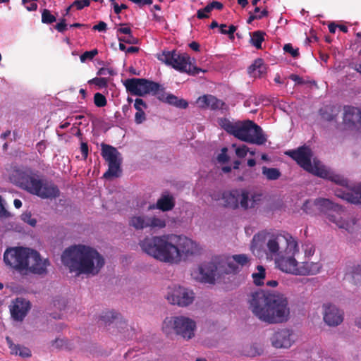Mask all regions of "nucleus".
<instances>
[{
    "label": "nucleus",
    "instance_id": "nucleus-49",
    "mask_svg": "<svg viewBox=\"0 0 361 361\" xmlns=\"http://www.w3.org/2000/svg\"><path fill=\"white\" fill-rule=\"evenodd\" d=\"M248 151V147L246 145H243L235 148V154L239 158H243L247 155Z\"/></svg>",
    "mask_w": 361,
    "mask_h": 361
},
{
    "label": "nucleus",
    "instance_id": "nucleus-26",
    "mask_svg": "<svg viewBox=\"0 0 361 361\" xmlns=\"http://www.w3.org/2000/svg\"><path fill=\"white\" fill-rule=\"evenodd\" d=\"M360 111L353 106H345L343 114V123L348 128L355 126L357 121H359Z\"/></svg>",
    "mask_w": 361,
    "mask_h": 361
},
{
    "label": "nucleus",
    "instance_id": "nucleus-59",
    "mask_svg": "<svg viewBox=\"0 0 361 361\" xmlns=\"http://www.w3.org/2000/svg\"><path fill=\"white\" fill-rule=\"evenodd\" d=\"M236 30L237 27L233 25H231L228 27V30H227V35H228L231 39H234V32L236 31Z\"/></svg>",
    "mask_w": 361,
    "mask_h": 361
},
{
    "label": "nucleus",
    "instance_id": "nucleus-29",
    "mask_svg": "<svg viewBox=\"0 0 361 361\" xmlns=\"http://www.w3.org/2000/svg\"><path fill=\"white\" fill-rule=\"evenodd\" d=\"M6 341L12 354L19 355L23 357L31 356V351L28 348L14 344L9 337H6Z\"/></svg>",
    "mask_w": 361,
    "mask_h": 361
},
{
    "label": "nucleus",
    "instance_id": "nucleus-16",
    "mask_svg": "<svg viewBox=\"0 0 361 361\" xmlns=\"http://www.w3.org/2000/svg\"><path fill=\"white\" fill-rule=\"evenodd\" d=\"M129 224L136 230L144 228H163L166 226V221L156 216L140 215L130 218Z\"/></svg>",
    "mask_w": 361,
    "mask_h": 361
},
{
    "label": "nucleus",
    "instance_id": "nucleus-27",
    "mask_svg": "<svg viewBox=\"0 0 361 361\" xmlns=\"http://www.w3.org/2000/svg\"><path fill=\"white\" fill-rule=\"evenodd\" d=\"M134 108L137 111L135 114V122L136 124H141L146 120L145 110L147 109V105L142 99L137 98L135 100Z\"/></svg>",
    "mask_w": 361,
    "mask_h": 361
},
{
    "label": "nucleus",
    "instance_id": "nucleus-44",
    "mask_svg": "<svg viewBox=\"0 0 361 361\" xmlns=\"http://www.w3.org/2000/svg\"><path fill=\"white\" fill-rule=\"evenodd\" d=\"M90 84H94L100 88L107 87L108 80L105 78H94L88 82Z\"/></svg>",
    "mask_w": 361,
    "mask_h": 361
},
{
    "label": "nucleus",
    "instance_id": "nucleus-18",
    "mask_svg": "<svg viewBox=\"0 0 361 361\" xmlns=\"http://www.w3.org/2000/svg\"><path fill=\"white\" fill-rule=\"evenodd\" d=\"M195 298L194 293L186 288L179 286L168 295L167 299L173 305L186 307L192 303Z\"/></svg>",
    "mask_w": 361,
    "mask_h": 361
},
{
    "label": "nucleus",
    "instance_id": "nucleus-43",
    "mask_svg": "<svg viewBox=\"0 0 361 361\" xmlns=\"http://www.w3.org/2000/svg\"><path fill=\"white\" fill-rule=\"evenodd\" d=\"M119 42H123L128 44H138V39L135 37L132 34L127 35L125 37H118Z\"/></svg>",
    "mask_w": 361,
    "mask_h": 361
},
{
    "label": "nucleus",
    "instance_id": "nucleus-30",
    "mask_svg": "<svg viewBox=\"0 0 361 361\" xmlns=\"http://www.w3.org/2000/svg\"><path fill=\"white\" fill-rule=\"evenodd\" d=\"M174 206V200L169 195L161 196L157 202V208L163 212L171 210Z\"/></svg>",
    "mask_w": 361,
    "mask_h": 361
},
{
    "label": "nucleus",
    "instance_id": "nucleus-8",
    "mask_svg": "<svg viewBox=\"0 0 361 361\" xmlns=\"http://www.w3.org/2000/svg\"><path fill=\"white\" fill-rule=\"evenodd\" d=\"M18 183L23 189L43 199H53L60 195L59 188L52 182L39 180L25 173H18Z\"/></svg>",
    "mask_w": 361,
    "mask_h": 361
},
{
    "label": "nucleus",
    "instance_id": "nucleus-40",
    "mask_svg": "<svg viewBox=\"0 0 361 361\" xmlns=\"http://www.w3.org/2000/svg\"><path fill=\"white\" fill-rule=\"evenodd\" d=\"M98 54V51L97 49H94L91 51H85L82 54L80 55V59L81 62L84 63L87 60H92L93 58Z\"/></svg>",
    "mask_w": 361,
    "mask_h": 361
},
{
    "label": "nucleus",
    "instance_id": "nucleus-57",
    "mask_svg": "<svg viewBox=\"0 0 361 361\" xmlns=\"http://www.w3.org/2000/svg\"><path fill=\"white\" fill-rule=\"evenodd\" d=\"M80 151L82 157L85 159L88 155V145L86 142H82L80 145Z\"/></svg>",
    "mask_w": 361,
    "mask_h": 361
},
{
    "label": "nucleus",
    "instance_id": "nucleus-15",
    "mask_svg": "<svg viewBox=\"0 0 361 361\" xmlns=\"http://www.w3.org/2000/svg\"><path fill=\"white\" fill-rule=\"evenodd\" d=\"M224 206L231 209H237L239 205L243 209L249 207V192L245 190H233L225 191L222 194Z\"/></svg>",
    "mask_w": 361,
    "mask_h": 361
},
{
    "label": "nucleus",
    "instance_id": "nucleus-22",
    "mask_svg": "<svg viewBox=\"0 0 361 361\" xmlns=\"http://www.w3.org/2000/svg\"><path fill=\"white\" fill-rule=\"evenodd\" d=\"M196 103L200 108L204 109L220 110L226 108L225 102L212 94H204L199 97Z\"/></svg>",
    "mask_w": 361,
    "mask_h": 361
},
{
    "label": "nucleus",
    "instance_id": "nucleus-1",
    "mask_svg": "<svg viewBox=\"0 0 361 361\" xmlns=\"http://www.w3.org/2000/svg\"><path fill=\"white\" fill-rule=\"evenodd\" d=\"M140 246L148 255L171 264L178 263L182 255L192 256L200 254L201 250L196 242L173 234L147 237L140 242Z\"/></svg>",
    "mask_w": 361,
    "mask_h": 361
},
{
    "label": "nucleus",
    "instance_id": "nucleus-61",
    "mask_svg": "<svg viewBox=\"0 0 361 361\" xmlns=\"http://www.w3.org/2000/svg\"><path fill=\"white\" fill-rule=\"evenodd\" d=\"M117 33H123L127 35L132 34V30L130 27H120L117 30Z\"/></svg>",
    "mask_w": 361,
    "mask_h": 361
},
{
    "label": "nucleus",
    "instance_id": "nucleus-63",
    "mask_svg": "<svg viewBox=\"0 0 361 361\" xmlns=\"http://www.w3.org/2000/svg\"><path fill=\"white\" fill-rule=\"evenodd\" d=\"M189 47L190 49H192V50H194L195 51H200V44H199V43H197L196 42H192L191 43H190Z\"/></svg>",
    "mask_w": 361,
    "mask_h": 361
},
{
    "label": "nucleus",
    "instance_id": "nucleus-10",
    "mask_svg": "<svg viewBox=\"0 0 361 361\" xmlns=\"http://www.w3.org/2000/svg\"><path fill=\"white\" fill-rule=\"evenodd\" d=\"M171 329L183 339L190 340L195 336L196 322L184 316L166 318L164 321L163 330L169 334Z\"/></svg>",
    "mask_w": 361,
    "mask_h": 361
},
{
    "label": "nucleus",
    "instance_id": "nucleus-17",
    "mask_svg": "<svg viewBox=\"0 0 361 361\" xmlns=\"http://www.w3.org/2000/svg\"><path fill=\"white\" fill-rule=\"evenodd\" d=\"M266 238L268 254L271 256H279L287 245V236L281 233H267Z\"/></svg>",
    "mask_w": 361,
    "mask_h": 361
},
{
    "label": "nucleus",
    "instance_id": "nucleus-39",
    "mask_svg": "<svg viewBox=\"0 0 361 361\" xmlns=\"http://www.w3.org/2000/svg\"><path fill=\"white\" fill-rule=\"evenodd\" d=\"M94 103L97 107H104L106 105L107 101L104 95L97 92L94 95Z\"/></svg>",
    "mask_w": 361,
    "mask_h": 361
},
{
    "label": "nucleus",
    "instance_id": "nucleus-36",
    "mask_svg": "<svg viewBox=\"0 0 361 361\" xmlns=\"http://www.w3.org/2000/svg\"><path fill=\"white\" fill-rule=\"evenodd\" d=\"M257 269L258 271L257 273H253L252 274V277L255 285L261 286L263 284V280L265 278V269L264 268L263 266L258 265L257 267Z\"/></svg>",
    "mask_w": 361,
    "mask_h": 361
},
{
    "label": "nucleus",
    "instance_id": "nucleus-45",
    "mask_svg": "<svg viewBox=\"0 0 361 361\" xmlns=\"http://www.w3.org/2000/svg\"><path fill=\"white\" fill-rule=\"evenodd\" d=\"M283 50L286 53H289L293 58H298L300 55L299 49H294L291 44H286L283 47Z\"/></svg>",
    "mask_w": 361,
    "mask_h": 361
},
{
    "label": "nucleus",
    "instance_id": "nucleus-4",
    "mask_svg": "<svg viewBox=\"0 0 361 361\" xmlns=\"http://www.w3.org/2000/svg\"><path fill=\"white\" fill-rule=\"evenodd\" d=\"M5 264L21 274L32 273L42 275L47 272L48 259H42L39 253L23 247H8L4 254Z\"/></svg>",
    "mask_w": 361,
    "mask_h": 361
},
{
    "label": "nucleus",
    "instance_id": "nucleus-42",
    "mask_svg": "<svg viewBox=\"0 0 361 361\" xmlns=\"http://www.w3.org/2000/svg\"><path fill=\"white\" fill-rule=\"evenodd\" d=\"M21 220L25 223L28 224L31 226H35L37 224V221L35 219L32 218L31 212H25L23 213L20 216Z\"/></svg>",
    "mask_w": 361,
    "mask_h": 361
},
{
    "label": "nucleus",
    "instance_id": "nucleus-14",
    "mask_svg": "<svg viewBox=\"0 0 361 361\" xmlns=\"http://www.w3.org/2000/svg\"><path fill=\"white\" fill-rule=\"evenodd\" d=\"M338 176L343 180V183L331 180L341 187L334 190L335 195L348 202L361 204V185L359 184L354 187H349L348 180L343 176Z\"/></svg>",
    "mask_w": 361,
    "mask_h": 361
},
{
    "label": "nucleus",
    "instance_id": "nucleus-24",
    "mask_svg": "<svg viewBox=\"0 0 361 361\" xmlns=\"http://www.w3.org/2000/svg\"><path fill=\"white\" fill-rule=\"evenodd\" d=\"M30 309V302L23 299H16L11 309V316L15 320L22 321Z\"/></svg>",
    "mask_w": 361,
    "mask_h": 361
},
{
    "label": "nucleus",
    "instance_id": "nucleus-12",
    "mask_svg": "<svg viewBox=\"0 0 361 361\" xmlns=\"http://www.w3.org/2000/svg\"><path fill=\"white\" fill-rule=\"evenodd\" d=\"M102 157L108 162L109 169L104 173L103 177L105 178H111L114 177H119L122 173L121 165L122 158L121 153L114 147L109 145H102Z\"/></svg>",
    "mask_w": 361,
    "mask_h": 361
},
{
    "label": "nucleus",
    "instance_id": "nucleus-33",
    "mask_svg": "<svg viewBox=\"0 0 361 361\" xmlns=\"http://www.w3.org/2000/svg\"><path fill=\"white\" fill-rule=\"evenodd\" d=\"M99 318L104 324L110 325L114 323V321L120 319L121 314L114 310H109L102 312Z\"/></svg>",
    "mask_w": 361,
    "mask_h": 361
},
{
    "label": "nucleus",
    "instance_id": "nucleus-9",
    "mask_svg": "<svg viewBox=\"0 0 361 361\" xmlns=\"http://www.w3.org/2000/svg\"><path fill=\"white\" fill-rule=\"evenodd\" d=\"M158 59L181 73L195 75L200 72H204L202 69L194 66L191 63L190 57L185 53H180L176 50L163 51Z\"/></svg>",
    "mask_w": 361,
    "mask_h": 361
},
{
    "label": "nucleus",
    "instance_id": "nucleus-21",
    "mask_svg": "<svg viewBox=\"0 0 361 361\" xmlns=\"http://www.w3.org/2000/svg\"><path fill=\"white\" fill-rule=\"evenodd\" d=\"M276 267L283 272L299 275L300 268L294 255L281 256L276 260Z\"/></svg>",
    "mask_w": 361,
    "mask_h": 361
},
{
    "label": "nucleus",
    "instance_id": "nucleus-7",
    "mask_svg": "<svg viewBox=\"0 0 361 361\" xmlns=\"http://www.w3.org/2000/svg\"><path fill=\"white\" fill-rule=\"evenodd\" d=\"M288 154L294 159L297 164L305 171L328 180H333L343 183V180L331 171L327 169L318 161L314 160V164L311 163L312 152L311 149L307 146H302L295 150L290 151Z\"/></svg>",
    "mask_w": 361,
    "mask_h": 361
},
{
    "label": "nucleus",
    "instance_id": "nucleus-56",
    "mask_svg": "<svg viewBox=\"0 0 361 361\" xmlns=\"http://www.w3.org/2000/svg\"><path fill=\"white\" fill-rule=\"evenodd\" d=\"M211 11H212L205 10V7L202 9H199L197 12V17L199 19L207 18H209L208 13H210Z\"/></svg>",
    "mask_w": 361,
    "mask_h": 361
},
{
    "label": "nucleus",
    "instance_id": "nucleus-2",
    "mask_svg": "<svg viewBox=\"0 0 361 361\" xmlns=\"http://www.w3.org/2000/svg\"><path fill=\"white\" fill-rule=\"evenodd\" d=\"M249 308L260 321L279 324L288 319L290 310L287 298L281 294L259 290L250 294Z\"/></svg>",
    "mask_w": 361,
    "mask_h": 361
},
{
    "label": "nucleus",
    "instance_id": "nucleus-46",
    "mask_svg": "<svg viewBox=\"0 0 361 361\" xmlns=\"http://www.w3.org/2000/svg\"><path fill=\"white\" fill-rule=\"evenodd\" d=\"M316 207L314 204V201L306 200L302 204V209L306 213L309 214H312L314 213L313 207Z\"/></svg>",
    "mask_w": 361,
    "mask_h": 361
},
{
    "label": "nucleus",
    "instance_id": "nucleus-47",
    "mask_svg": "<svg viewBox=\"0 0 361 361\" xmlns=\"http://www.w3.org/2000/svg\"><path fill=\"white\" fill-rule=\"evenodd\" d=\"M228 149L223 147L221 153L217 157V160L219 163L226 164L229 161V157L227 154Z\"/></svg>",
    "mask_w": 361,
    "mask_h": 361
},
{
    "label": "nucleus",
    "instance_id": "nucleus-31",
    "mask_svg": "<svg viewBox=\"0 0 361 361\" xmlns=\"http://www.w3.org/2000/svg\"><path fill=\"white\" fill-rule=\"evenodd\" d=\"M266 71L264 61L262 59H257L248 68V73L254 77H260Z\"/></svg>",
    "mask_w": 361,
    "mask_h": 361
},
{
    "label": "nucleus",
    "instance_id": "nucleus-34",
    "mask_svg": "<svg viewBox=\"0 0 361 361\" xmlns=\"http://www.w3.org/2000/svg\"><path fill=\"white\" fill-rule=\"evenodd\" d=\"M250 35V44L257 49H262V43L264 41L265 32L257 30L252 32Z\"/></svg>",
    "mask_w": 361,
    "mask_h": 361
},
{
    "label": "nucleus",
    "instance_id": "nucleus-62",
    "mask_svg": "<svg viewBox=\"0 0 361 361\" xmlns=\"http://www.w3.org/2000/svg\"><path fill=\"white\" fill-rule=\"evenodd\" d=\"M268 15H269V11H268L267 7H265L260 11V13L259 15H257V20H260V19L263 18L264 17H267V16H268Z\"/></svg>",
    "mask_w": 361,
    "mask_h": 361
},
{
    "label": "nucleus",
    "instance_id": "nucleus-35",
    "mask_svg": "<svg viewBox=\"0 0 361 361\" xmlns=\"http://www.w3.org/2000/svg\"><path fill=\"white\" fill-rule=\"evenodd\" d=\"M262 173L266 176L267 180H275L280 178L281 173L280 171L276 168H269L263 166L262 169Z\"/></svg>",
    "mask_w": 361,
    "mask_h": 361
},
{
    "label": "nucleus",
    "instance_id": "nucleus-25",
    "mask_svg": "<svg viewBox=\"0 0 361 361\" xmlns=\"http://www.w3.org/2000/svg\"><path fill=\"white\" fill-rule=\"evenodd\" d=\"M346 279L355 286H361V264H353L347 267Z\"/></svg>",
    "mask_w": 361,
    "mask_h": 361
},
{
    "label": "nucleus",
    "instance_id": "nucleus-38",
    "mask_svg": "<svg viewBox=\"0 0 361 361\" xmlns=\"http://www.w3.org/2000/svg\"><path fill=\"white\" fill-rule=\"evenodd\" d=\"M56 20V17L52 15L49 10L44 9L42 12V22L45 24H51Z\"/></svg>",
    "mask_w": 361,
    "mask_h": 361
},
{
    "label": "nucleus",
    "instance_id": "nucleus-13",
    "mask_svg": "<svg viewBox=\"0 0 361 361\" xmlns=\"http://www.w3.org/2000/svg\"><path fill=\"white\" fill-rule=\"evenodd\" d=\"M314 204L321 212H328L327 219L330 222L341 228H345L348 224L341 217V213L343 212L342 207L326 198L316 199Z\"/></svg>",
    "mask_w": 361,
    "mask_h": 361
},
{
    "label": "nucleus",
    "instance_id": "nucleus-3",
    "mask_svg": "<svg viewBox=\"0 0 361 361\" xmlns=\"http://www.w3.org/2000/svg\"><path fill=\"white\" fill-rule=\"evenodd\" d=\"M61 261L70 272H75L77 275H97L105 263L97 250L84 245L66 248L61 255Z\"/></svg>",
    "mask_w": 361,
    "mask_h": 361
},
{
    "label": "nucleus",
    "instance_id": "nucleus-54",
    "mask_svg": "<svg viewBox=\"0 0 361 361\" xmlns=\"http://www.w3.org/2000/svg\"><path fill=\"white\" fill-rule=\"evenodd\" d=\"M107 29V25L104 21H99L98 24L93 26L92 30L99 32H105Z\"/></svg>",
    "mask_w": 361,
    "mask_h": 361
},
{
    "label": "nucleus",
    "instance_id": "nucleus-64",
    "mask_svg": "<svg viewBox=\"0 0 361 361\" xmlns=\"http://www.w3.org/2000/svg\"><path fill=\"white\" fill-rule=\"evenodd\" d=\"M249 17L247 20V23L250 24L252 23L255 20H257V15L252 14L251 12H249Z\"/></svg>",
    "mask_w": 361,
    "mask_h": 361
},
{
    "label": "nucleus",
    "instance_id": "nucleus-19",
    "mask_svg": "<svg viewBox=\"0 0 361 361\" xmlns=\"http://www.w3.org/2000/svg\"><path fill=\"white\" fill-rule=\"evenodd\" d=\"M324 321L330 326H336L343 320V312L331 304H324Z\"/></svg>",
    "mask_w": 361,
    "mask_h": 361
},
{
    "label": "nucleus",
    "instance_id": "nucleus-32",
    "mask_svg": "<svg viewBox=\"0 0 361 361\" xmlns=\"http://www.w3.org/2000/svg\"><path fill=\"white\" fill-rule=\"evenodd\" d=\"M322 266L319 263L305 262L303 266L300 268L299 275H314L319 272Z\"/></svg>",
    "mask_w": 361,
    "mask_h": 361
},
{
    "label": "nucleus",
    "instance_id": "nucleus-11",
    "mask_svg": "<svg viewBox=\"0 0 361 361\" xmlns=\"http://www.w3.org/2000/svg\"><path fill=\"white\" fill-rule=\"evenodd\" d=\"M127 92L132 95L143 97L146 94L157 96L161 89V85L157 82L145 78H133L124 82Z\"/></svg>",
    "mask_w": 361,
    "mask_h": 361
},
{
    "label": "nucleus",
    "instance_id": "nucleus-28",
    "mask_svg": "<svg viewBox=\"0 0 361 361\" xmlns=\"http://www.w3.org/2000/svg\"><path fill=\"white\" fill-rule=\"evenodd\" d=\"M339 112V107L334 105H327L319 110L322 118L327 121L334 120Z\"/></svg>",
    "mask_w": 361,
    "mask_h": 361
},
{
    "label": "nucleus",
    "instance_id": "nucleus-60",
    "mask_svg": "<svg viewBox=\"0 0 361 361\" xmlns=\"http://www.w3.org/2000/svg\"><path fill=\"white\" fill-rule=\"evenodd\" d=\"M290 78L297 84H302L304 82L302 78L295 74H291Z\"/></svg>",
    "mask_w": 361,
    "mask_h": 361
},
{
    "label": "nucleus",
    "instance_id": "nucleus-53",
    "mask_svg": "<svg viewBox=\"0 0 361 361\" xmlns=\"http://www.w3.org/2000/svg\"><path fill=\"white\" fill-rule=\"evenodd\" d=\"M66 28H67V25L66 23L65 18L61 19L60 22L55 25V29L58 32H61V33L64 32L66 30Z\"/></svg>",
    "mask_w": 361,
    "mask_h": 361
},
{
    "label": "nucleus",
    "instance_id": "nucleus-20",
    "mask_svg": "<svg viewBox=\"0 0 361 361\" xmlns=\"http://www.w3.org/2000/svg\"><path fill=\"white\" fill-rule=\"evenodd\" d=\"M270 341L272 346L276 348H288L293 343L292 333L287 329H279L275 331Z\"/></svg>",
    "mask_w": 361,
    "mask_h": 361
},
{
    "label": "nucleus",
    "instance_id": "nucleus-37",
    "mask_svg": "<svg viewBox=\"0 0 361 361\" xmlns=\"http://www.w3.org/2000/svg\"><path fill=\"white\" fill-rule=\"evenodd\" d=\"M284 250L291 255H294L299 251L298 242L290 235L287 237V245H286Z\"/></svg>",
    "mask_w": 361,
    "mask_h": 361
},
{
    "label": "nucleus",
    "instance_id": "nucleus-52",
    "mask_svg": "<svg viewBox=\"0 0 361 361\" xmlns=\"http://www.w3.org/2000/svg\"><path fill=\"white\" fill-rule=\"evenodd\" d=\"M305 256H312L314 253V247L311 243H305L302 245Z\"/></svg>",
    "mask_w": 361,
    "mask_h": 361
},
{
    "label": "nucleus",
    "instance_id": "nucleus-50",
    "mask_svg": "<svg viewBox=\"0 0 361 361\" xmlns=\"http://www.w3.org/2000/svg\"><path fill=\"white\" fill-rule=\"evenodd\" d=\"M224 7V5L222 3L219 2V1H213L212 2H211L210 4H207L206 6H205V10L207 11H212L213 9H216V10H221Z\"/></svg>",
    "mask_w": 361,
    "mask_h": 361
},
{
    "label": "nucleus",
    "instance_id": "nucleus-55",
    "mask_svg": "<svg viewBox=\"0 0 361 361\" xmlns=\"http://www.w3.org/2000/svg\"><path fill=\"white\" fill-rule=\"evenodd\" d=\"M114 74L115 72L114 70L106 68H101L97 72V75H114Z\"/></svg>",
    "mask_w": 361,
    "mask_h": 361
},
{
    "label": "nucleus",
    "instance_id": "nucleus-51",
    "mask_svg": "<svg viewBox=\"0 0 361 361\" xmlns=\"http://www.w3.org/2000/svg\"><path fill=\"white\" fill-rule=\"evenodd\" d=\"M72 6L76 7L78 10H81L83 8L90 6L89 0H75L72 4Z\"/></svg>",
    "mask_w": 361,
    "mask_h": 361
},
{
    "label": "nucleus",
    "instance_id": "nucleus-5",
    "mask_svg": "<svg viewBox=\"0 0 361 361\" xmlns=\"http://www.w3.org/2000/svg\"><path fill=\"white\" fill-rule=\"evenodd\" d=\"M218 123L228 133L241 141L257 145H262L267 142V136L262 128L252 121L233 123L228 118H221Z\"/></svg>",
    "mask_w": 361,
    "mask_h": 361
},
{
    "label": "nucleus",
    "instance_id": "nucleus-6",
    "mask_svg": "<svg viewBox=\"0 0 361 361\" xmlns=\"http://www.w3.org/2000/svg\"><path fill=\"white\" fill-rule=\"evenodd\" d=\"M238 271H239V267L233 256H218L211 262L202 263L192 272V276L200 282L214 283L216 272L228 274Z\"/></svg>",
    "mask_w": 361,
    "mask_h": 361
},
{
    "label": "nucleus",
    "instance_id": "nucleus-48",
    "mask_svg": "<svg viewBox=\"0 0 361 361\" xmlns=\"http://www.w3.org/2000/svg\"><path fill=\"white\" fill-rule=\"evenodd\" d=\"M36 1L37 0H22V2L27 11H33L37 8Z\"/></svg>",
    "mask_w": 361,
    "mask_h": 361
},
{
    "label": "nucleus",
    "instance_id": "nucleus-23",
    "mask_svg": "<svg viewBox=\"0 0 361 361\" xmlns=\"http://www.w3.org/2000/svg\"><path fill=\"white\" fill-rule=\"evenodd\" d=\"M156 97L159 100L180 109H186L188 106V103L186 100L179 99L173 94H166L165 92V88L161 85V89L158 91Z\"/></svg>",
    "mask_w": 361,
    "mask_h": 361
},
{
    "label": "nucleus",
    "instance_id": "nucleus-58",
    "mask_svg": "<svg viewBox=\"0 0 361 361\" xmlns=\"http://www.w3.org/2000/svg\"><path fill=\"white\" fill-rule=\"evenodd\" d=\"M128 6L126 4H122L119 6L117 3H114V11L116 14H119L123 9H127Z\"/></svg>",
    "mask_w": 361,
    "mask_h": 361
},
{
    "label": "nucleus",
    "instance_id": "nucleus-41",
    "mask_svg": "<svg viewBox=\"0 0 361 361\" xmlns=\"http://www.w3.org/2000/svg\"><path fill=\"white\" fill-rule=\"evenodd\" d=\"M233 257L238 266L243 267L249 262V259L246 255L240 254V255H233Z\"/></svg>",
    "mask_w": 361,
    "mask_h": 361
}]
</instances>
